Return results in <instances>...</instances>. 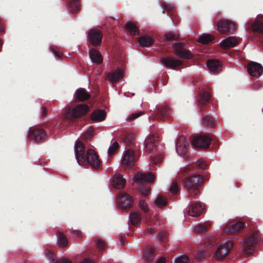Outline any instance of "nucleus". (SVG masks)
<instances>
[{"instance_id":"obj_1","label":"nucleus","mask_w":263,"mask_h":263,"mask_svg":"<svg viewBox=\"0 0 263 263\" xmlns=\"http://www.w3.org/2000/svg\"><path fill=\"white\" fill-rule=\"evenodd\" d=\"M76 158L80 165L88 164L95 169L100 168L101 161L99 155L95 151L89 149L85 152L84 145L80 141L77 142L74 146Z\"/></svg>"},{"instance_id":"obj_2","label":"nucleus","mask_w":263,"mask_h":263,"mask_svg":"<svg viewBox=\"0 0 263 263\" xmlns=\"http://www.w3.org/2000/svg\"><path fill=\"white\" fill-rule=\"evenodd\" d=\"M203 181L202 176L198 174L187 175L184 177V186L188 193V197L190 200L195 199L199 196V186Z\"/></svg>"},{"instance_id":"obj_3","label":"nucleus","mask_w":263,"mask_h":263,"mask_svg":"<svg viewBox=\"0 0 263 263\" xmlns=\"http://www.w3.org/2000/svg\"><path fill=\"white\" fill-rule=\"evenodd\" d=\"M211 100L210 93L202 89L201 90L197 97V102L198 106L200 107V112L202 116V121L204 125L213 127L215 126V119L210 115H204L203 114V107L206 105Z\"/></svg>"},{"instance_id":"obj_4","label":"nucleus","mask_w":263,"mask_h":263,"mask_svg":"<svg viewBox=\"0 0 263 263\" xmlns=\"http://www.w3.org/2000/svg\"><path fill=\"white\" fill-rule=\"evenodd\" d=\"M89 111V107L86 104H81L73 108L68 107L65 109L64 119L69 123H73L77 119L85 115Z\"/></svg>"},{"instance_id":"obj_5","label":"nucleus","mask_w":263,"mask_h":263,"mask_svg":"<svg viewBox=\"0 0 263 263\" xmlns=\"http://www.w3.org/2000/svg\"><path fill=\"white\" fill-rule=\"evenodd\" d=\"M258 231L252 232L249 236L246 237L244 241L243 247L245 252L248 255H250L249 251L254 250L255 247L259 239Z\"/></svg>"},{"instance_id":"obj_6","label":"nucleus","mask_w":263,"mask_h":263,"mask_svg":"<svg viewBox=\"0 0 263 263\" xmlns=\"http://www.w3.org/2000/svg\"><path fill=\"white\" fill-rule=\"evenodd\" d=\"M28 136L29 140L35 143H42L47 137V133L43 129L34 128L30 129Z\"/></svg>"},{"instance_id":"obj_7","label":"nucleus","mask_w":263,"mask_h":263,"mask_svg":"<svg viewBox=\"0 0 263 263\" xmlns=\"http://www.w3.org/2000/svg\"><path fill=\"white\" fill-rule=\"evenodd\" d=\"M233 247V243L228 241L220 245L214 254V257L218 260H222L229 253Z\"/></svg>"},{"instance_id":"obj_8","label":"nucleus","mask_w":263,"mask_h":263,"mask_svg":"<svg viewBox=\"0 0 263 263\" xmlns=\"http://www.w3.org/2000/svg\"><path fill=\"white\" fill-rule=\"evenodd\" d=\"M244 224L243 222L233 220L225 226L223 233L227 235L237 234L244 228Z\"/></svg>"},{"instance_id":"obj_9","label":"nucleus","mask_w":263,"mask_h":263,"mask_svg":"<svg viewBox=\"0 0 263 263\" xmlns=\"http://www.w3.org/2000/svg\"><path fill=\"white\" fill-rule=\"evenodd\" d=\"M171 111L169 106L167 104H163L157 107L152 116L157 120H163L170 117Z\"/></svg>"},{"instance_id":"obj_10","label":"nucleus","mask_w":263,"mask_h":263,"mask_svg":"<svg viewBox=\"0 0 263 263\" xmlns=\"http://www.w3.org/2000/svg\"><path fill=\"white\" fill-rule=\"evenodd\" d=\"M175 54L178 57L183 59H191L193 54L190 50L184 47V44L181 42L175 43L173 45Z\"/></svg>"},{"instance_id":"obj_11","label":"nucleus","mask_w":263,"mask_h":263,"mask_svg":"<svg viewBox=\"0 0 263 263\" xmlns=\"http://www.w3.org/2000/svg\"><path fill=\"white\" fill-rule=\"evenodd\" d=\"M212 140L209 136L199 135L193 138L192 144L195 148H206L210 146Z\"/></svg>"},{"instance_id":"obj_12","label":"nucleus","mask_w":263,"mask_h":263,"mask_svg":"<svg viewBox=\"0 0 263 263\" xmlns=\"http://www.w3.org/2000/svg\"><path fill=\"white\" fill-rule=\"evenodd\" d=\"M117 202L121 208L127 210L132 207L134 201L129 195L124 193L119 195Z\"/></svg>"},{"instance_id":"obj_13","label":"nucleus","mask_w":263,"mask_h":263,"mask_svg":"<svg viewBox=\"0 0 263 263\" xmlns=\"http://www.w3.org/2000/svg\"><path fill=\"white\" fill-rule=\"evenodd\" d=\"M102 36V32L96 29H91L88 33V40L94 46H98L101 44Z\"/></svg>"},{"instance_id":"obj_14","label":"nucleus","mask_w":263,"mask_h":263,"mask_svg":"<svg viewBox=\"0 0 263 263\" xmlns=\"http://www.w3.org/2000/svg\"><path fill=\"white\" fill-rule=\"evenodd\" d=\"M136 161L134 152L128 149L123 154L122 164L125 167L131 168L134 166Z\"/></svg>"},{"instance_id":"obj_15","label":"nucleus","mask_w":263,"mask_h":263,"mask_svg":"<svg viewBox=\"0 0 263 263\" xmlns=\"http://www.w3.org/2000/svg\"><path fill=\"white\" fill-rule=\"evenodd\" d=\"M189 146L187 139L185 137L181 136L178 138L176 143V151L180 155H185L187 152Z\"/></svg>"},{"instance_id":"obj_16","label":"nucleus","mask_w":263,"mask_h":263,"mask_svg":"<svg viewBox=\"0 0 263 263\" xmlns=\"http://www.w3.org/2000/svg\"><path fill=\"white\" fill-rule=\"evenodd\" d=\"M248 71L250 76L258 78L263 73V67L259 63L251 62L248 64Z\"/></svg>"},{"instance_id":"obj_17","label":"nucleus","mask_w":263,"mask_h":263,"mask_svg":"<svg viewBox=\"0 0 263 263\" xmlns=\"http://www.w3.org/2000/svg\"><path fill=\"white\" fill-rule=\"evenodd\" d=\"M217 26L218 31L222 33L232 34L236 29L235 24L228 21H220L218 23Z\"/></svg>"},{"instance_id":"obj_18","label":"nucleus","mask_w":263,"mask_h":263,"mask_svg":"<svg viewBox=\"0 0 263 263\" xmlns=\"http://www.w3.org/2000/svg\"><path fill=\"white\" fill-rule=\"evenodd\" d=\"M204 210V204L200 202H196L189 206L187 212L189 215L192 217H198L203 212Z\"/></svg>"},{"instance_id":"obj_19","label":"nucleus","mask_w":263,"mask_h":263,"mask_svg":"<svg viewBox=\"0 0 263 263\" xmlns=\"http://www.w3.org/2000/svg\"><path fill=\"white\" fill-rule=\"evenodd\" d=\"M161 63L167 68L176 69L178 67L182 65V62L179 60L176 59L171 57L163 58L161 59Z\"/></svg>"},{"instance_id":"obj_20","label":"nucleus","mask_w":263,"mask_h":263,"mask_svg":"<svg viewBox=\"0 0 263 263\" xmlns=\"http://www.w3.org/2000/svg\"><path fill=\"white\" fill-rule=\"evenodd\" d=\"M133 178L135 182L140 183L144 182L152 183L155 179L154 175L151 172L146 174L138 172L134 175Z\"/></svg>"},{"instance_id":"obj_21","label":"nucleus","mask_w":263,"mask_h":263,"mask_svg":"<svg viewBox=\"0 0 263 263\" xmlns=\"http://www.w3.org/2000/svg\"><path fill=\"white\" fill-rule=\"evenodd\" d=\"M238 43L239 41L236 37L229 36L221 41L220 46L224 49H228L235 47Z\"/></svg>"},{"instance_id":"obj_22","label":"nucleus","mask_w":263,"mask_h":263,"mask_svg":"<svg viewBox=\"0 0 263 263\" xmlns=\"http://www.w3.org/2000/svg\"><path fill=\"white\" fill-rule=\"evenodd\" d=\"M123 76V70L119 69L108 73L107 75L106 80L112 83H116L121 80Z\"/></svg>"},{"instance_id":"obj_23","label":"nucleus","mask_w":263,"mask_h":263,"mask_svg":"<svg viewBox=\"0 0 263 263\" xmlns=\"http://www.w3.org/2000/svg\"><path fill=\"white\" fill-rule=\"evenodd\" d=\"M126 183V180L120 174H116L112 177L111 184L115 187L120 189L123 188Z\"/></svg>"},{"instance_id":"obj_24","label":"nucleus","mask_w":263,"mask_h":263,"mask_svg":"<svg viewBox=\"0 0 263 263\" xmlns=\"http://www.w3.org/2000/svg\"><path fill=\"white\" fill-rule=\"evenodd\" d=\"M74 96L77 100L81 102L87 100L90 97V94L87 92L85 89L83 88L78 89Z\"/></svg>"},{"instance_id":"obj_25","label":"nucleus","mask_w":263,"mask_h":263,"mask_svg":"<svg viewBox=\"0 0 263 263\" xmlns=\"http://www.w3.org/2000/svg\"><path fill=\"white\" fill-rule=\"evenodd\" d=\"M138 42L142 47L151 46L154 43V39L148 35H143L138 37Z\"/></svg>"},{"instance_id":"obj_26","label":"nucleus","mask_w":263,"mask_h":263,"mask_svg":"<svg viewBox=\"0 0 263 263\" xmlns=\"http://www.w3.org/2000/svg\"><path fill=\"white\" fill-rule=\"evenodd\" d=\"M106 113L103 109H96L91 115V119L95 122H101L104 120Z\"/></svg>"},{"instance_id":"obj_27","label":"nucleus","mask_w":263,"mask_h":263,"mask_svg":"<svg viewBox=\"0 0 263 263\" xmlns=\"http://www.w3.org/2000/svg\"><path fill=\"white\" fill-rule=\"evenodd\" d=\"M206 65L209 70L213 72L217 73L221 70V64L218 60H209L206 62Z\"/></svg>"},{"instance_id":"obj_28","label":"nucleus","mask_w":263,"mask_h":263,"mask_svg":"<svg viewBox=\"0 0 263 263\" xmlns=\"http://www.w3.org/2000/svg\"><path fill=\"white\" fill-rule=\"evenodd\" d=\"M89 57L92 63L100 64L103 61V58L101 54L95 48H91L89 50Z\"/></svg>"},{"instance_id":"obj_29","label":"nucleus","mask_w":263,"mask_h":263,"mask_svg":"<svg viewBox=\"0 0 263 263\" xmlns=\"http://www.w3.org/2000/svg\"><path fill=\"white\" fill-rule=\"evenodd\" d=\"M155 140V137L153 135H150L145 140L144 145L145 151L148 152L149 153H151L156 147Z\"/></svg>"},{"instance_id":"obj_30","label":"nucleus","mask_w":263,"mask_h":263,"mask_svg":"<svg viewBox=\"0 0 263 263\" xmlns=\"http://www.w3.org/2000/svg\"><path fill=\"white\" fill-rule=\"evenodd\" d=\"M68 6L72 13H77L81 8L80 0H69Z\"/></svg>"},{"instance_id":"obj_31","label":"nucleus","mask_w":263,"mask_h":263,"mask_svg":"<svg viewBox=\"0 0 263 263\" xmlns=\"http://www.w3.org/2000/svg\"><path fill=\"white\" fill-rule=\"evenodd\" d=\"M154 249L151 247H147L144 253V256L146 261L149 263L152 262L154 260Z\"/></svg>"},{"instance_id":"obj_32","label":"nucleus","mask_w":263,"mask_h":263,"mask_svg":"<svg viewBox=\"0 0 263 263\" xmlns=\"http://www.w3.org/2000/svg\"><path fill=\"white\" fill-rule=\"evenodd\" d=\"M57 236L59 246L63 248L66 247L68 240L66 236L61 232H58Z\"/></svg>"},{"instance_id":"obj_33","label":"nucleus","mask_w":263,"mask_h":263,"mask_svg":"<svg viewBox=\"0 0 263 263\" xmlns=\"http://www.w3.org/2000/svg\"><path fill=\"white\" fill-rule=\"evenodd\" d=\"M125 28L129 32L130 34L133 35L139 34V31L136 26L133 23L128 22L125 24Z\"/></svg>"},{"instance_id":"obj_34","label":"nucleus","mask_w":263,"mask_h":263,"mask_svg":"<svg viewBox=\"0 0 263 263\" xmlns=\"http://www.w3.org/2000/svg\"><path fill=\"white\" fill-rule=\"evenodd\" d=\"M141 217L138 213L136 212H132L130 214L129 220L132 224L137 226L140 223Z\"/></svg>"},{"instance_id":"obj_35","label":"nucleus","mask_w":263,"mask_h":263,"mask_svg":"<svg viewBox=\"0 0 263 263\" xmlns=\"http://www.w3.org/2000/svg\"><path fill=\"white\" fill-rule=\"evenodd\" d=\"M214 39V37L212 35L204 34L198 38V42L203 44H206L211 42Z\"/></svg>"},{"instance_id":"obj_36","label":"nucleus","mask_w":263,"mask_h":263,"mask_svg":"<svg viewBox=\"0 0 263 263\" xmlns=\"http://www.w3.org/2000/svg\"><path fill=\"white\" fill-rule=\"evenodd\" d=\"M251 28L253 31L263 34V22L256 21L251 25Z\"/></svg>"},{"instance_id":"obj_37","label":"nucleus","mask_w":263,"mask_h":263,"mask_svg":"<svg viewBox=\"0 0 263 263\" xmlns=\"http://www.w3.org/2000/svg\"><path fill=\"white\" fill-rule=\"evenodd\" d=\"M155 204L159 208H163L167 205V200L161 195H159L155 200Z\"/></svg>"},{"instance_id":"obj_38","label":"nucleus","mask_w":263,"mask_h":263,"mask_svg":"<svg viewBox=\"0 0 263 263\" xmlns=\"http://www.w3.org/2000/svg\"><path fill=\"white\" fill-rule=\"evenodd\" d=\"M208 229V227L205 224H199L197 225L194 229V232L198 233H205Z\"/></svg>"},{"instance_id":"obj_39","label":"nucleus","mask_w":263,"mask_h":263,"mask_svg":"<svg viewBox=\"0 0 263 263\" xmlns=\"http://www.w3.org/2000/svg\"><path fill=\"white\" fill-rule=\"evenodd\" d=\"M175 263H189L190 259L187 256L182 255L175 259Z\"/></svg>"},{"instance_id":"obj_40","label":"nucleus","mask_w":263,"mask_h":263,"mask_svg":"<svg viewBox=\"0 0 263 263\" xmlns=\"http://www.w3.org/2000/svg\"><path fill=\"white\" fill-rule=\"evenodd\" d=\"M119 148V144L117 142H115L113 144L109 146L108 151L109 155L114 154Z\"/></svg>"},{"instance_id":"obj_41","label":"nucleus","mask_w":263,"mask_h":263,"mask_svg":"<svg viewBox=\"0 0 263 263\" xmlns=\"http://www.w3.org/2000/svg\"><path fill=\"white\" fill-rule=\"evenodd\" d=\"M164 37L167 41H175L178 39V35L173 32H168L164 35Z\"/></svg>"},{"instance_id":"obj_42","label":"nucleus","mask_w":263,"mask_h":263,"mask_svg":"<svg viewBox=\"0 0 263 263\" xmlns=\"http://www.w3.org/2000/svg\"><path fill=\"white\" fill-rule=\"evenodd\" d=\"M170 191L174 195L178 193L179 192V186L176 182H173L172 183Z\"/></svg>"},{"instance_id":"obj_43","label":"nucleus","mask_w":263,"mask_h":263,"mask_svg":"<svg viewBox=\"0 0 263 263\" xmlns=\"http://www.w3.org/2000/svg\"><path fill=\"white\" fill-rule=\"evenodd\" d=\"M45 254L50 260L53 261L55 259V256L52 251L46 249L45 250Z\"/></svg>"},{"instance_id":"obj_44","label":"nucleus","mask_w":263,"mask_h":263,"mask_svg":"<svg viewBox=\"0 0 263 263\" xmlns=\"http://www.w3.org/2000/svg\"><path fill=\"white\" fill-rule=\"evenodd\" d=\"M143 114H144V112L142 111H139L138 112L133 113V114H130L129 116L128 119L129 121H133V120L138 118V117H139L140 116H141V115H142Z\"/></svg>"},{"instance_id":"obj_45","label":"nucleus","mask_w":263,"mask_h":263,"mask_svg":"<svg viewBox=\"0 0 263 263\" xmlns=\"http://www.w3.org/2000/svg\"><path fill=\"white\" fill-rule=\"evenodd\" d=\"M196 165L200 169H206L207 167V164L203 161L197 160L196 162Z\"/></svg>"},{"instance_id":"obj_46","label":"nucleus","mask_w":263,"mask_h":263,"mask_svg":"<svg viewBox=\"0 0 263 263\" xmlns=\"http://www.w3.org/2000/svg\"><path fill=\"white\" fill-rule=\"evenodd\" d=\"M139 204L141 209L145 213H146L148 211L147 205L144 200H141Z\"/></svg>"},{"instance_id":"obj_47","label":"nucleus","mask_w":263,"mask_h":263,"mask_svg":"<svg viewBox=\"0 0 263 263\" xmlns=\"http://www.w3.org/2000/svg\"><path fill=\"white\" fill-rule=\"evenodd\" d=\"M208 253L205 251H201L199 252L196 255V259L197 260L200 261L204 258L206 255Z\"/></svg>"},{"instance_id":"obj_48","label":"nucleus","mask_w":263,"mask_h":263,"mask_svg":"<svg viewBox=\"0 0 263 263\" xmlns=\"http://www.w3.org/2000/svg\"><path fill=\"white\" fill-rule=\"evenodd\" d=\"M133 140H134V138L133 137L130 135H126L124 138V142L130 145V144H132L133 143Z\"/></svg>"},{"instance_id":"obj_49","label":"nucleus","mask_w":263,"mask_h":263,"mask_svg":"<svg viewBox=\"0 0 263 263\" xmlns=\"http://www.w3.org/2000/svg\"><path fill=\"white\" fill-rule=\"evenodd\" d=\"M96 245L97 248L101 250H104L105 243L101 239H97L96 241Z\"/></svg>"},{"instance_id":"obj_50","label":"nucleus","mask_w":263,"mask_h":263,"mask_svg":"<svg viewBox=\"0 0 263 263\" xmlns=\"http://www.w3.org/2000/svg\"><path fill=\"white\" fill-rule=\"evenodd\" d=\"M157 239L160 241L164 242L166 239V234L164 232H161L158 234Z\"/></svg>"},{"instance_id":"obj_51","label":"nucleus","mask_w":263,"mask_h":263,"mask_svg":"<svg viewBox=\"0 0 263 263\" xmlns=\"http://www.w3.org/2000/svg\"><path fill=\"white\" fill-rule=\"evenodd\" d=\"M151 158L153 162H154V163H159L161 161V160L163 158V157L162 155H159L157 156H154V157L151 156Z\"/></svg>"},{"instance_id":"obj_52","label":"nucleus","mask_w":263,"mask_h":263,"mask_svg":"<svg viewBox=\"0 0 263 263\" xmlns=\"http://www.w3.org/2000/svg\"><path fill=\"white\" fill-rule=\"evenodd\" d=\"M151 158L153 162H154V163H159L161 161V160L163 158V157L162 155H159L157 156H154V157L151 156Z\"/></svg>"},{"instance_id":"obj_53","label":"nucleus","mask_w":263,"mask_h":263,"mask_svg":"<svg viewBox=\"0 0 263 263\" xmlns=\"http://www.w3.org/2000/svg\"><path fill=\"white\" fill-rule=\"evenodd\" d=\"M140 192L144 196H147L149 193V189L147 187H142L140 189Z\"/></svg>"},{"instance_id":"obj_54","label":"nucleus","mask_w":263,"mask_h":263,"mask_svg":"<svg viewBox=\"0 0 263 263\" xmlns=\"http://www.w3.org/2000/svg\"><path fill=\"white\" fill-rule=\"evenodd\" d=\"M163 7L164 9H167V10L171 11L173 10L174 7L173 5L166 4L165 3H163Z\"/></svg>"},{"instance_id":"obj_55","label":"nucleus","mask_w":263,"mask_h":263,"mask_svg":"<svg viewBox=\"0 0 263 263\" xmlns=\"http://www.w3.org/2000/svg\"><path fill=\"white\" fill-rule=\"evenodd\" d=\"M55 263H72L71 261L65 258H62L56 261Z\"/></svg>"},{"instance_id":"obj_56","label":"nucleus","mask_w":263,"mask_h":263,"mask_svg":"<svg viewBox=\"0 0 263 263\" xmlns=\"http://www.w3.org/2000/svg\"><path fill=\"white\" fill-rule=\"evenodd\" d=\"M51 51L55 55V56H57L60 58H61L63 55L62 53L60 52L59 51H57L53 48H51Z\"/></svg>"},{"instance_id":"obj_57","label":"nucleus","mask_w":263,"mask_h":263,"mask_svg":"<svg viewBox=\"0 0 263 263\" xmlns=\"http://www.w3.org/2000/svg\"><path fill=\"white\" fill-rule=\"evenodd\" d=\"M147 233L149 235H152L155 232V229L153 228H150L147 229Z\"/></svg>"},{"instance_id":"obj_58","label":"nucleus","mask_w":263,"mask_h":263,"mask_svg":"<svg viewBox=\"0 0 263 263\" xmlns=\"http://www.w3.org/2000/svg\"><path fill=\"white\" fill-rule=\"evenodd\" d=\"M42 116L45 117L47 114V111L46 108L45 107H42Z\"/></svg>"},{"instance_id":"obj_59","label":"nucleus","mask_w":263,"mask_h":263,"mask_svg":"<svg viewBox=\"0 0 263 263\" xmlns=\"http://www.w3.org/2000/svg\"><path fill=\"white\" fill-rule=\"evenodd\" d=\"M71 233L77 236H80L81 233L77 230H73L71 231Z\"/></svg>"},{"instance_id":"obj_60","label":"nucleus","mask_w":263,"mask_h":263,"mask_svg":"<svg viewBox=\"0 0 263 263\" xmlns=\"http://www.w3.org/2000/svg\"><path fill=\"white\" fill-rule=\"evenodd\" d=\"M166 259L164 257H161L156 263H165Z\"/></svg>"},{"instance_id":"obj_61","label":"nucleus","mask_w":263,"mask_h":263,"mask_svg":"<svg viewBox=\"0 0 263 263\" xmlns=\"http://www.w3.org/2000/svg\"><path fill=\"white\" fill-rule=\"evenodd\" d=\"M81 263H93L92 261L88 259H84Z\"/></svg>"},{"instance_id":"obj_62","label":"nucleus","mask_w":263,"mask_h":263,"mask_svg":"<svg viewBox=\"0 0 263 263\" xmlns=\"http://www.w3.org/2000/svg\"><path fill=\"white\" fill-rule=\"evenodd\" d=\"M119 240H120V241L121 242V245L122 246H124V245H125V243H124V241L123 240V237H121Z\"/></svg>"},{"instance_id":"obj_63","label":"nucleus","mask_w":263,"mask_h":263,"mask_svg":"<svg viewBox=\"0 0 263 263\" xmlns=\"http://www.w3.org/2000/svg\"><path fill=\"white\" fill-rule=\"evenodd\" d=\"M4 31L3 25L0 23V32L3 33Z\"/></svg>"},{"instance_id":"obj_64","label":"nucleus","mask_w":263,"mask_h":263,"mask_svg":"<svg viewBox=\"0 0 263 263\" xmlns=\"http://www.w3.org/2000/svg\"><path fill=\"white\" fill-rule=\"evenodd\" d=\"M2 41L0 40V51H1V48H2Z\"/></svg>"}]
</instances>
